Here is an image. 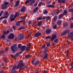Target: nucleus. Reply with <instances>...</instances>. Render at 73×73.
Wrapping results in <instances>:
<instances>
[{"mask_svg":"<svg viewBox=\"0 0 73 73\" xmlns=\"http://www.w3.org/2000/svg\"><path fill=\"white\" fill-rule=\"evenodd\" d=\"M23 62V60H20L19 64L17 66V69H19V72H21V71L22 70L21 68L25 65V64Z\"/></svg>","mask_w":73,"mask_h":73,"instance_id":"nucleus-1","label":"nucleus"},{"mask_svg":"<svg viewBox=\"0 0 73 73\" xmlns=\"http://www.w3.org/2000/svg\"><path fill=\"white\" fill-rule=\"evenodd\" d=\"M49 52V50L48 49V48L46 47H44V50L43 51V58L44 60L46 59L48 57V53Z\"/></svg>","mask_w":73,"mask_h":73,"instance_id":"nucleus-2","label":"nucleus"},{"mask_svg":"<svg viewBox=\"0 0 73 73\" xmlns=\"http://www.w3.org/2000/svg\"><path fill=\"white\" fill-rule=\"evenodd\" d=\"M10 32V31H5L3 32V34L2 35H1V38H2V39H4L5 37V35H7L8 33H9Z\"/></svg>","mask_w":73,"mask_h":73,"instance_id":"nucleus-3","label":"nucleus"},{"mask_svg":"<svg viewBox=\"0 0 73 73\" xmlns=\"http://www.w3.org/2000/svg\"><path fill=\"white\" fill-rule=\"evenodd\" d=\"M17 49V47L16 44H14L11 47V49L12 52H15L16 49Z\"/></svg>","mask_w":73,"mask_h":73,"instance_id":"nucleus-4","label":"nucleus"},{"mask_svg":"<svg viewBox=\"0 0 73 73\" xmlns=\"http://www.w3.org/2000/svg\"><path fill=\"white\" fill-rule=\"evenodd\" d=\"M8 50H9V48L8 47H6L5 49V51L3 50H2L0 51V56H1V54H3V53H5V52H7L8 51Z\"/></svg>","mask_w":73,"mask_h":73,"instance_id":"nucleus-5","label":"nucleus"},{"mask_svg":"<svg viewBox=\"0 0 73 73\" xmlns=\"http://www.w3.org/2000/svg\"><path fill=\"white\" fill-rule=\"evenodd\" d=\"M14 37H15V35L12 33H11L8 36V38L9 39L12 40L14 38Z\"/></svg>","mask_w":73,"mask_h":73,"instance_id":"nucleus-6","label":"nucleus"},{"mask_svg":"<svg viewBox=\"0 0 73 73\" xmlns=\"http://www.w3.org/2000/svg\"><path fill=\"white\" fill-rule=\"evenodd\" d=\"M56 38H57V35L56 34L53 35H52V37L51 38V40L53 41Z\"/></svg>","mask_w":73,"mask_h":73,"instance_id":"nucleus-7","label":"nucleus"},{"mask_svg":"<svg viewBox=\"0 0 73 73\" xmlns=\"http://www.w3.org/2000/svg\"><path fill=\"white\" fill-rule=\"evenodd\" d=\"M13 17V14H12L11 15H10L9 17V19L11 21H14V20H15V18H14Z\"/></svg>","mask_w":73,"mask_h":73,"instance_id":"nucleus-8","label":"nucleus"},{"mask_svg":"<svg viewBox=\"0 0 73 73\" xmlns=\"http://www.w3.org/2000/svg\"><path fill=\"white\" fill-rule=\"evenodd\" d=\"M41 33L39 32H38L36 33L35 34L34 36L35 37H38V36H41Z\"/></svg>","mask_w":73,"mask_h":73,"instance_id":"nucleus-9","label":"nucleus"},{"mask_svg":"<svg viewBox=\"0 0 73 73\" xmlns=\"http://www.w3.org/2000/svg\"><path fill=\"white\" fill-rule=\"evenodd\" d=\"M51 32V29H47L46 30V34H49Z\"/></svg>","mask_w":73,"mask_h":73,"instance_id":"nucleus-10","label":"nucleus"},{"mask_svg":"<svg viewBox=\"0 0 73 73\" xmlns=\"http://www.w3.org/2000/svg\"><path fill=\"white\" fill-rule=\"evenodd\" d=\"M58 1L59 3H63V4H65L66 3V0H58Z\"/></svg>","mask_w":73,"mask_h":73,"instance_id":"nucleus-11","label":"nucleus"},{"mask_svg":"<svg viewBox=\"0 0 73 73\" xmlns=\"http://www.w3.org/2000/svg\"><path fill=\"white\" fill-rule=\"evenodd\" d=\"M68 38H73V32L70 33L68 36Z\"/></svg>","mask_w":73,"mask_h":73,"instance_id":"nucleus-12","label":"nucleus"},{"mask_svg":"<svg viewBox=\"0 0 73 73\" xmlns=\"http://www.w3.org/2000/svg\"><path fill=\"white\" fill-rule=\"evenodd\" d=\"M67 33H68V30H65L62 32V36H63V35H66Z\"/></svg>","mask_w":73,"mask_h":73,"instance_id":"nucleus-13","label":"nucleus"},{"mask_svg":"<svg viewBox=\"0 0 73 73\" xmlns=\"http://www.w3.org/2000/svg\"><path fill=\"white\" fill-rule=\"evenodd\" d=\"M26 8L25 7L23 6L22 7V8L21 10V12H24Z\"/></svg>","mask_w":73,"mask_h":73,"instance_id":"nucleus-14","label":"nucleus"},{"mask_svg":"<svg viewBox=\"0 0 73 73\" xmlns=\"http://www.w3.org/2000/svg\"><path fill=\"white\" fill-rule=\"evenodd\" d=\"M25 48H26V46H23L21 49V51H24V50H25Z\"/></svg>","mask_w":73,"mask_h":73,"instance_id":"nucleus-15","label":"nucleus"},{"mask_svg":"<svg viewBox=\"0 0 73 73\" xmlns=\"http://www.w3.org/2000/svg\"><path fill=\"white\" fill-rule=\"evenodd\" d=\"M24 38V37H23V34L20 35V36L19 38V40H22Z\"/></svg>","mask_w":73,"mask_h":73,"instance_id":"nucleus-16","label":"nucleus"},{"mask_svg":"<svg viewBox=\"0 0 73 73\" xmlns=\"http://www.w3.org/2000/svg\"><path fill=\"white\" fill-rule=\"evenodd\" d=\"M21 22H23V20H21L20 21H18L17 23L16 24V25H17L18 26H20V23H21Z\"/></svg>","mask_w":73,"mask_h":73,"instance_id":"nucleus-17","label":"nucleus"},{"mask_svg":"<svg viewBox=\"0 0 73 73\" xmlns=\"http://www.w3.org/2000/svg\"><path fill=\"white\" fill-rule=\"evenodd\" d=\"M62 23V21L58 20L57 21V24L58 25H61Z\"/></svg>","mask_w":73,"mask_h":73,"instance_id":"nucleus-18","label":"nucleus"},{"mask_svg":"<svg viewBox=\"0 0 73 73\" xmlns=\"http://www.w3.org/2000/svg\"><path fill=\"white\" fill-rule=\"evenodd\" d=\"M25 26H22L18 29V30H22V29H25Z\"/></svg>","mask_w":73,"mask_h":73,"instance_id":"nucleus-19","label":"nucleus"},{"mask_svg":"<svg viewBox=\"0 0 73 73\" xmlns=\"http://www.w3.org/2000/svg\"><path fill=\"white\" fill-rule=\"evenodd\" d=\"M39 64H40V61L39 60H37L36 61L35 63L34 64V65H35V66H36V65H38Z\"/></svg>","mask_w":73,"mask_h":73,"instance_id":"nucleus-20","label":"nucleus"},{"mask_svg":"<svg viewBox=\"0 0 73 73\" xmlns=\"http://www.w3.org/2000/svg\"><path fill=\"white\" fill-rule=\"evenodd\" d=\"M1 7L2 9H6L8 7V6L5 5L4 4L2 5Z\"/></svg>","mask_w":73,"mask_h":73,"instance_id":"nucleus-21","label":"nucleus"},{"mask_svg":"<svg viewBox=\"0 0 73 73\" xmlns=\"http://www.w3.org/2000/svg\"><path fill=\"white\" fill-rule=\"evenodd\" d=\"M63 25L64 27H66L68 26V23L66 22H64Z\"/></svg>","mask_w":73,"mask_h":73,"instance_id":"nucleus-22","label":"nucleus"},{"mask_svg":"<svg viewBox=\"0 0 73 73\" xmlns=\"http://www.w3.org/2000/svg\"><path fill=\"white\" fill-rule=\"evenodd\" d=\"M38 9V8L37 7L35 8L33 10V13H35L36 12H37Z\"/></svg>","mask_w":73,"mask_h":73,"instance_id":"nucleus-23","label":"nucleus"},{"mask_svg":"<svg viewBox=\"0 0 73 73\" xmlns=\"http://www.w3.org/2000/svg\"><path fill=\"white\" fill-rule=\"evenodd\" d=\"M5 18H7V17H8V12H5Z\"/></svg>","mask_w":73,"mask_h":73,"instance_id":"nucleus-24","label":"nucleus"},{"mask_svg":"<svg viewBox=\"0 0 73 73\" xmlns=\"http://www.w3.org/2000/svg\"><path fill=\"white\" fill-rule=\"evenodd\" d=\"M57 16H55L54 17L52 20L54 21H56L57 20Z\"/></svg>","mask_w":73,"mask_h":73,"instance_id":"nucleus-25","label":"nucleus"},{"mask_svg":"<svg viewBox=\"0 0 73 73\" xmlns=\"http://www.w3.org/2000/svg\"><path fill=\"white\" fill-rule=\"evenodd\" d=\"M15 16H14L15 18H16L19 15V12H17L15 13Z\"/></svg>","mask_w":73,"mask_h":73,"instance_id":"nucleus-26","label":"nucleus"},{"mask_svg":"<svg viewBox=\"0 0 73 73\" xmlns=\"http://www.w3.org/2000/svg\"><path fill=\"white\" fill-rule=\"evenodd\" d=\"M16 68H17V69H17V66L16 65H15L13 66V68H12V69L14 70H16Z\"/></svg>","mask_w":73,"mask_h":73,"instance_id":"nucleus-27","label":"nucleus"},{"mask_svg":"<svg viewBox=\"0 0 73 73\" xmlns=\"http://www.w3.org/2000/svg\"><path fill=\"white\" fill-rule=\"evenodd\" d=\"M35 60H36L35 58H34L32 60L31 62V63L32 64H35Z\"/></svg>","mask_w":73,"mask_h":73,"instance_id":"nucleus-28","label":"nucleus"},{"mask_svg":"<svg viewBox=\"0 0 73 73\" xmlns=\"http://www.w3.org/2000/svg\"><path fill=\"white\" fill-rule=\"evenodd\" d=\"M47 7L48 8H50V7L51 8H54V6L52 5H48L47 6Z\"/></svg>","mask_w":73,"mask_h":73,"instance_id":"nucleus-29","label":"nucleus"},{"mask_svg":"<svg viewBox=\"0 0 73 73\" xmlns=\"http://www.w3.org/2000/svg\"><path fill=\"white\" fill-rule=\"evenodd\" d=\"M67 10H64L63 13V15H66L67 13Z\"/></svg>","mask_w":73,"mask_h":73,"instance_id":"nucleus-30","label":"nucleus"},{"mask_svg":"<svg viewBox=\"0 0 73 73\" xmlns=\"http://www.w3.org/2000/svg\"><path fill=\"white\" fill-rule=\"evenodd\" d=\"M20 1H18L16 3V4H15V6H18V5H19V4L20 3Z\"/></svg>","mask_w":73,"mask_h":73,"instance_id":"nucleus-31","label":"nucleus"},{"mask_svg":"<svg viewBox=\"0 0 73 73\" xmlns=\"http://www.w3.org/2000/svg\"><path fill=\"white\" fill-rule=\"evenodd\" d=\"M58 41V38H57L55 40H54V42H55V43H57Z\"/></svg>","mask_w":73,"mask_h":73,"instance_id":"nucleus-32","label":"nucleus"},{"mask_svg":"<svg viewBox=\"0 0 73 73\" xmlns=\"http://www.w3.org/2000/svg\"><path fill=\"white\" fill-rule=\"evenodd\" d=\"M3 60L5 62H7V58H3Z\"/></svg>","mask_w":73,"mask_h":73,"instance_id":"nucleus-33","label":"nucleus"},{"mask_svg":"<svg viewBox=\"0 0 73 73\" xmlns=\"http://www.w3.org/2000/svg\"><path fill=\"white\" fill-rule=\"evenodd\" d=\"M42 23V22L41 21H40L38 23L37 25L38 26H40L41 25V24Z\"/></svg>","mask_w":73,"mask_h":73,"instance_id":"nucleus-34","label":"nucleus"},{"mask_svg":"<svg viewBox=\"0 0 73 73\" xmlns=\"http://www.w3.org/2000/svg\"><path fill=\"white\" fill-rule=\"evenodd\" d=\"M51 44H50V43L49 42H47V47H49V46H51Z\"/></svg>","mask_w":73,"mask_h":73,"instance_id":"nucleus-35","label":"nucleus"},{"mask_svg":"<svg viewBox=\"0 0 73 73\" xmlns=\"http://www.w3.org/2000/svg\"><path fill=\"white\" fill-rule=\"evenodd\" d=\"M51 37L49 36H46L45 37V39H48V38H50Z\"/></svg>","mask_w":73,"mask_h":73,"instance_id":"nucleus-36","label":"nucleus"},{"mask_svg":"<svg viewBox=\"0 0 73 73\" xmlns=\"http://www.w3.org/2000/svg\"><path fill=\"white\" fill-rule=\"evenodd\" d=\"M63 16H64V15L61 14L59 15L58 17L59 18H61V17H63Z\"/></svg>","mask_w":73,"mask_h":73,"instance_id":"nucleus-37","label":"nucleus"},{"mask_svg":"<svg viewBox=\"0 0 73 73\" xmlns=\"http://www.w3.org/2000/svg\"><path fill=\"white\" fill-rule=\"evenodd\" d=\"M29 50H30V48H29V47H27L26 49V51L28 52V51H29Z\"/></svg>","mask_w":73,"mask_h":73,"instance_id":"nucleus-38","label":"nucleus"},{"mask_svg":"<svg viewBox=\"0 0 73 73\" xmlns=\"http://www.w3.org/2000/svg\"><path fill=\"white\" fill-rule=\"evenodd\" d=\"M16 70H13V69H12L11 72L12 73H16Z\"/></svg>","mask_w":73,"mask_h":73,"instance_id":"nucleus-39","label":"nucleus"},{"mask_svg":"<svg viewBox=\"0 0 73 73\" xmlns=\"http://www.w3.org/2000/svg\"><path fill=\"white\" fill-rule=\"evenodd\" d=\"M4 4L6 6H7L8 5H9V3L8 2H5L4 3Z\"/></svg>","mask_w":73,"mask_h":73,"instance_id":"nucleus-40","label":"nucleus"},{"mask_svg":"<svg viewBox=\"0 0 73 73\" xmlns=\"http://www.w3.org/2000/svg\"><path fill=\"white\" fill-rule=\"evenodd\" d=\"M53 28L54 29H55L57 28V25H55L54 26H53Z\"/></svg>","mask_w":73,"mask_h":73,"instance_id":"nucleus-41","label":"nucleus"},{"mask_svg":"<svg viewBox=\"0 0 73 73\" xmlns=\"http://www.w3.org/2000/svg\"><path fill=\"white\" fill-rule=\"evenodd\" d=\"M50 19V17H47L46 18V20H49Z\"/></svg>","mask_w":73,"mask_h":73,"instance_id":"nucleus-42","label":"nucleus"},{"mask_svg":"<svg viewBox=\"0 0 73 73\" xmlns=\"http://www.w3.org/2000/svg\"><path fill=\"white\" fill-rule=\"evenodd\" d=\"M34 4V3H33L32 1H31L30 2V5H33Z\"/></svg>","mask_w":73,"mask_h":73,"instance_id":"nucleus-43","label":"nucleus"},{"mask_svg":"<svg viewBox=\"0 0 73 73\" xmlns=\"http://www.w3.org/2000/svg\"><path fill=\"white\" fill-rule=\"evenodd\" d=\"M72 17L70 18L69 19V21H70V20H73V15H72Z\"/></svg>","mask_w":73,"mask_h":73,"instance_id":"nucleus-44","label":"nucleus"},{"mask_svg":"<svg viewBox=\"0 0 73 73\" xmlns=\"http://www.w3.org/2000/svg\"><path fill=\"white\" fill-rule=\"evenodd\" d=\"M19 52H17V54H16L15 55V57H17L18 56H19Z\"/></svg>","mask_w":73,"mask_h":73,"instance_id":"nucleus-45","label":"nucleus"},{"mask_svg":"<svg viewBox=\"0 0 73 73\" xmlns=\"http://www.w3.org/2000/svg\"><path fill=\"white\" fill-rule=\"evenodd\" d=\"M48 13V11L46 10H45L44 11V14H46V13Z\"/></svg>","mask_w":73,"mask_h":73,"instance_id":"nucleus-46","label":"nucleus"},{"mask_svg":"<svg viewBox=\"0 0 73 73\" xmlns=\"http://www.w3.org/2000/svg\"><path fill=\"white\" fill-rule=\"evenodd\" d=\"M45 44L42 45V47H41L42 49H43V48H45Z\"/></svg>","mask_w":73,"mask_h":73,"instance_id":"nucleus-47","label":"nucleus"},{"mask_svg":"<svg viewBox=\"0 0 73 73\" xmlns=\"http://www.w3.org/2000/svg\"><path fill=\"white\" fill-rule=\"evenodd\" d=\"M18 46V48H19V49H20V48H21V44H19Z\"/></svg>","mask_w":73,"mask_h":73,"instance_id":"nucleus-48","label":"nucleus"},{"mask_svg":"<svg viewBox=\"0 0 73 73\" xmlns=\"http://www.w3.org/2000/svg\"><path fill=\"white\" fill-rule=\"evenodd\" d=\"M41 4H42V3L41 2H40L38 5V6L40 7V6H41Z\"/></svg>","mask_w":73,"mask_h":73,"instance_id":"nucleus-49","label":"nucleus"},{"mask_svg":"<svg viewBox=\"0 0 73 73\" xmlns=\"http://www.w3.org/2000/svg\"><path fill=\"white\" fill-rule=\"evenodd\" d=\"M29 55H28L25 56V58H29Z\"/></svg>","mask_w":73,"mask_h":73,"instance_id":"nucleus-50","label":"nucleus"},{"mask_svg":"<svg viewBox=\"0 0 73 73\" xmlns=\"http://www.w3.org/2000/svg\"><path fill=\"white\" fill-rule=\"evenodd\" d=\"M37 19L38 20H42V18L41 17H38V18Z\"/></svg>","mask_w":73,"mask_h":73,"instance_id":"nucleus-51","label":"nucleus"},{"mask_svg":"<svg viewBox=\"0 0 73 73\" xmlns=\"http://www.w3.org/2000/svg\"><path fill=\"white\" fill-rule=\"evenodd\" d=\"M29 2V0H27L25 2V4H28V3Z\"/></svg>","mask_w":73,"mask_h":73,"instance_id":"nucleus-52","label":"nucleus"},{"mask_svg":"<svg viewBox=\"0 0 73 73\" xmlns=\"http://www.w3.org/2000/svg\"><path fill=\"white\" fill-rule=\"evenodd\" d=\"M5 17H1L0 18V20H2V19H5V18H5Z\"/></svg>","mask_w":73,"mask_h":73,"instance_id":"nucleus-53","label":"nucleus"},{"mask_svg":"<svg viewBox=\"0 0 73 73\" xmlns=\"http://www.w3.org/2000/svg\"><path fill=\"white\" fill-rule=\"evenodd\" d=\"M6 22H7V20H4L3 21V23H4V24H5L6 23Z\"/></svg>","mask_w":73,"mask_h":73,"instance_id":"nucleus-54","label":"nucleus"},{"mask_svg":"<svg viewBox=\"0 0 73 73\" xmlns=\"http://www.w3.org/2000/svg\"><path fill=\"white\" fill-rule=\"evenodd\" d=\"M12 28L14 30H15V29H16V27L15 26H13L12 27Z\"/></svg>","mask_w":73,"mask_h":73,"instance_id":"nucleus-55","label":"nucleus"},{"mask_svg":"<svg viewBox=\"0 0 73 73\" xmlns=\"http://www.w3.org/2000/svg\"><path fill=\"white\" fill-rule=\"evenodd\" d=\"M70 26L71 28H73V23H72L71 25H70Z\"/></svg>","mask_w":73,"mask_h":73,"instance_id":"nucleus-56","label":"nucleus"},{"mask_svg":"<svg viewBox=\"0 0 73 73\" xmlns=\"http://www.w3.org/2000/svg\"><path fill=\"white\" fill-rule=\"evenodd\" d=\"M38 4V3H37V2H36V3L35 4L34 6L36 7V5H37Z\"/></svg>","mask_w":73,"mask_h":73,"instance_id":"nucleus-57","label":"nucleus"},{"mask_svg":"<svg viewBox=\"0 0 73 73\" xmlns=\"http://www.w3.org/2000/svg\"><path fill=\"white\" fill-rule=\"evenodd\" d=\"M26 18V16H24L23 17H22L23 19H25Z\"/></svg>","mask_w":73,"mask_h":73,"instance_id":"nucleus-58","label":"nucleus"},{"mask_svg":"<svg viewBox=\"0 0 73 73\" xmlns=\"http://www.w3.org/2000/svg\"><path fill=\"white\" fill-rule=\"evenodd\" d=\"M34 4L35 3V0H32V2Z\"/></svg>","mask_w":73,"mask_h":73,"instance_id":"nucleus-59","label":"nucleus"},{"mask_svg":"<svg viewBox=\"0 0 73 73\" xmlns=\"http://www.w3.org/2000/svg\"><path fill=\"white\" fill-rule=\"evenodd\" d=\"M42 19L43 20H44V19H46V17L43 16L42 17Z\"/></svg>","mask_w":73,"mask_h":73,"instance_id":"nucleus-60","label":"nucleus"},{"mask_svg":"<svg viewBox=\"0 0 73 73\" xmlns=\"http://www.w3.org/2000/svg\"><path fill=\"white\" fill-rule=\"evenodd\" d=\"M50 3H51V1H50L48 2V4H50Z\"/></svg>","mask_w":73,"mask_h":73,"instance_id":"nucleus-61","label":"nucleus"},{"mask_svg":"<svg viewBox=\"0 0 73 73\" xmlns=\"http://www.w3.org/2000/svg\"><path fill=\"white\" fill-rule=\"evenodd\" d=\"M3 72H4V71H3V70H1L0 71V73H3Z\"/></svg>","mask_w":73,"mask_h":73,"instance_id":"nucleus-62","label":"nucleus"},{"mask_svg":"<svg viewBox=\"0 0 73 73\" xmlns=\"http://www.w3.org/2000/svg\"><path fill=\"white\" fill-rule=\"evenodd\" d=\"M56 13H60V10H58Z\"/></svg>","mask_w":73,"mask_h":73,"instance_id":"nucleus-63","label":"nucleus"},{"mask_svg":"<svg viewBox=\"0 0 73 73\" xmlns=\"http://www.w3.org/2000/svg\"><path fill=\"white\" fill-rule=\"evenodd\" d=\"M28 23H29V24H31V21H29L28 22Z\"/></svg>","mask_w":73,"mask_h":73,"instance_id":"nucleus-64","label":"nucleus"}]
</instances>
